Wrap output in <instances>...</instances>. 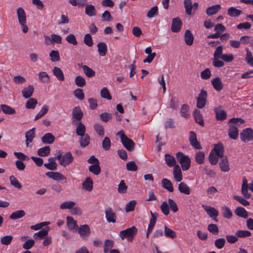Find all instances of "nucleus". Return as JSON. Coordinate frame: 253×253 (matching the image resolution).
<instances>
[{"label": "nucleus", "instance_id": "obj_1", "mask_svg": "<svg viewBox=\"0 0 253 253\" xmlns=\"http://www.w3.org/2000/svg\"><path fill=\"white\" fill-rule=\"evenodd\" d=\"M16 13L18 22L21 26L23 32L24 33H27L29 28L26 25V15L24 9L22 7H18L16 10Z\"/></svg>", "mask_w": 253, "mask_h": 253}, {"label": "nucleus", "instance_id": "obj_2", "mask_svg": "<svg viewBox=\"0 0 253 253\" xmlns=\"http://www.w3.org/2000/svg\"><path fill=\"white\" fill-rule=\"evenodd\" d=\"M56 158L59 161V164L63 167H66L73 162L74 157L71 153L68 152L62 155L60 151H58Z\"/></svg>", "mask_w": 253, "mask_h": 253}, {"label": "nucleus", "instance_id": "obj_3", "mask_svg": "<svg viewBox=\"0 0 253 253\" xmlns=\"http://www.w3.org/2000/svg\"><path fill=\"white\" fill-rule=\"evenodd\" d=\"M117 135L119 136L121 141L124 147L129 151H132L134 148L135 144L131 139L129 138L124 132L121 130L117 132Z\"/></svg>", "mask_w": 253, "mask_h": 253}, {"label": "nucleus", "instance_id": "obj_4", "mask_svg": "<svg viewBox=\"0 0 253 253\" xmlns=\"http://www.w3.org/2000/svg\"><path fill=\"white\" fill-rule=\"evenodd\" d=\"M137 232V229L135 226H133L130 228H128L125 230L120 231L119 233V236L123 240L125 239H127L128 241L131 242Z\"/></svg>", "mask_w": 253, "mask_h": 253}, {"label": "nucleus", "instance_id": "obj_5", "mask_svg": "<svg viewBox=\"0 0 253 253\" xmlns=\"http://www.w3.org/2000/svg\"><path fill=\"white\" fill-rule=\"evenodd\" d=\"M176 157L177 161L181 165V169L183 171L188 170L191 164L190 158L183 153L179 152L176 154Z\"/></svg>", "mask_w": 253, "mask_h": 253}, {"label": "nucleus", "instance_id": "obj_6", "mask_svg": "<svg viewBox=\"0 0 253 253\" xmlns=\"http://www.w3.org/2000/svg\"><path fill=\"white\" fill-rule=\"evenodd\" d=\"M248 188L252 192H253V182L251 183L248 185V181L246 178L245 177H243L242 178L241 193L244 197L246 199H249L251 197V194L248 192Z\"/></svg>", "mask_w": 253, "mask_h": 253}, {"label": "nucleus", "instance_id": "obj_7", "mask_svg": "<svg viewBox=\"0 0 253 253\" xmlns=\"http://www.w3.org/2000/svg\"><path fill=\"white\" fill-rule=\"evenodd\" d=\"M240 139L244 143L253 140V129L250 127L244 129L240 133Z\"/></svg>", "mask_w": 253, "mask_h": 253}, {"label": "nucleus", "instance_id": "obj_8", "mask_svg": "<svg viewBox=\"0 0 253 253\" xmlns=\"http://www.w3.org/2000/svg\"><path fill=\"white\" fill-rule=\"evenodd\" d=\"M207 97V92L206 90L202 89L197 99V108L202 109L206 105Z\"/></svg>", "mask_w": 253, "mask_h": 253}, {"label": "nucleus", "instance_id": "obj_9", "mask_svg": "<svg viewBox=\"0 0 253 253\" xmlns=\"http://www.w3.org/2000/svg\"><path fill=\"white\" fill-rule=\"evenodd\" d=\"M202 207L210 217L212 218L215 222H217V216L218 215V212L214 208L204 205H202Z\"/></svg>", "mask_w": 253, "mask_h": 253}, {"label": "nucleus", "instance_id": "obj_10", "mask_svg": "<svg viewBox=\"0 0 253 253\" xmlns=\"http://www.w3.org/2000/svg\"><path fill=\"white\" fill-rule=\"evenodd\" d=\"M78 233L82 239H87L90 233V228L86 224L82 225L79 228Z\"/></svg>", "mask_w": 253, "mask_h": 253}, {"label": "nucleus", "instance_id": "obj_11", "mask_svg": "<svg viewBox=\"0 0 253 253\" xmlns=\"http://www.w3.org/2000/svg\"><path fill=\"white\" fill-rule=\"evenodd\" d=\"M216 119L218 121H223L226 119L227 114L222 106H218L214 109Z\"/></svg>", "mask_w": 253, "mask_h": 253}, {"label": "nucleus", "instance_id": "obj_12", "mask_svg": "<svg viewBox=\"0 0 253 253\" xmlns=\"http://www.w3.org/2000/svg\"><path fill=\"white\" fill-rule=\"evenodd\" d=\"M105 217L108 222L115 223L117 216L111 208H108L105 211Z\"/></svg>", "mask_w": 253, "mask_h": 253}, {"label": "nucleus", "instance_id": "obj_13", "mask_svg": "<svg viewBox=\"0 0 253 253\" xmlns=\"http://www.w3.org/2000/svg\"><path fill=\"white\" fill-rule=\"evenodd\" d=\"M46 175L48 177L52 178L56 181L64 180V183H67L66 178L61 173L58 172H47L46 173Z\"/></svg>", "mask_w": 253, "mask_h": 253}, {"label": "nucleus", "instance_id": "obj_14", "mask_svg": "<svg viewBox=\"0 0 253 253\" xmlns=\"http://www.w3.org/2000/svg\"><path fill=\"white\" fill-rule=\"evenodd\" d=\"M189 142L190 144L197 149H200L202 147L197 139L196 134L194 131H190L189 135Z\"/></svg>", "mask_w": 253, "mask_h": 253}, {"label": "nucleus", "instance_id": "obj_15", "mask_svg": "<svg viewBox=\"0 0 253 253\" xmlns=\"http://www.w3.org/2000/svg\"><path fill=\"white\" fill-rule=\"evenodd\" d=\"M73 120L74 123L75 121H80L83 118V113L79 106L75 107L72 111Z\"/></svg>", "mask_w": 253, "mask_h": 253}, {"label": "nucleus", "instance_id": "obj_16", "mask_svg": "<svg viewBox=\"0 0 253 253\" xmlns=\"http://www.w3.org/2000/svg\"><path fill=\"white\" fill-rule=\"evenodd\" d=\"M182 26V22L179 18H175L172 19L171 29L173 32H179Z\"/></svg>", "mask_w": 253, "mask_h": 253}, {"label": "nucleus", "instance_id": "obj_17", "mask_svg": "<svg viewBox=\"0 0 253 253\" xmlns=\"http://www.w3.org/2000/svg\"><path fill=\"white\" fill-rule=\"evenodd\" d=\"M173 175L176 181L180 182L182 180V172L179 165L174 166L173 169Z\"/></svg>", "mask_w": 253, "mask_h": 253}, {"label": "nucleus", "instance_id": "obj_18", "mask_svg": "<svg viewBox=\"0 0 253 253\" xmlns=\"http://www.w3.org/2000/svg\"><path fill=\"white\" fill-rule=\"evenodd\" d=\"M41 139L43 144H50L54 142L55 138L52 133L48 132L44 134Z\"/></svg>", "mask_w": 253, "mask_h": 253}, {"label": "nucleus", "instance_id": "obj_19", "mask_svg": "<svg viewBox=\"0 0 253 253\" xmlns=\"http://www.w3.org/2000/svg\"><path fill=\"white\" fill-rule=\"evenodd\" d=\"M34 88L32 85H28L27 87H25L22 90V94L24 98H29L33 94Z\"/></svg>", "mask_w": 253, "mask_h": 253}, {"label": "nucleus", "instance_id": "obj_20", "mask_svg": "<svg viewBox=\"0 0 253 253\" xmlns=\"http://www.w3.org/2000/svg\"><path fill=\"white\" fill-rule=\"evenodd\" d=\"M228 135L232 139L236 140L239 135L238 130L236 126H230L228 129Z\"/></svg>", "mask_w": 253, "mask_h": 253}, {"label": "nucleus", "instance_id": "obj_21", "mask_svg": "<svg viewBox=\"0 0 253 253\" xmlns=\"http://www.w3.org/2000/svg\"><path fill=\"white\" fill-rule=\"evenodd\" d=\"M221 9V5L219 4H215L208 7L206 9V14L208 16H211L215 14Z\"/></svg>", "mask_w": 253, "mask_h": 253}, {"label": "nucleus", "instance_id": "obj_22", "mask_svg": "<svg viewBox=\"0 0 253 253\" xmlns=\"http://www.w3.org/2000/svg\"><path fill=\"white\" fill-rule=\"evenodd\" d=\"M211 83L213 88L216 91H220L223 88V84L221 79L219 77H216L212 79L211 81Z\"/></svg>", "mask_w": 253, "mask_h": 253}, {"label": "nucleus", "instance_id": "obj_23", "mask_svg": "<svg viewBox=\"0 0 253 253\" xmlns=\"http://www.w3.org/2000/svg\"><path fill=\"white\" fill-rule=\"evenodd\" d=\"M178 189L181 193L188 195L190 194V187L184 182H181L178 184Z\"/></svg>", "mask_w": 253, "mask_h": 253}, {"label": "nucleus", "instance_id": "obj_24", "mask_svg": "<svg viewBox=\"0 0 253 253\" xmlns=\"http://www.w3.org/2000/svg\"><path fill=\"white\" fill-rule=\"evenodd\" d=\"M214 151V153L220 157V158L223 157L224 149L223 145L221 143H218L214 145V148L211 151Z\"/></svg>", "mask_w": 253, "mask_h": 253}, {"label": "nucleus", "instance_id": "obj_25", "mask_svg": "<svg viewBox=\"0 0 253 253\" xmlns=\"http://www.w3.org/2000/svg\"><path fill=\"white\" fill-rule=\"evenodd\" d=\"M162 187L169 192H173V187L171 182L167 178H164L162 180Z\"/></svg>", "mask_w": 253, "mask_h": 253}, {"label": "nucleus", "instance_id": "obj_26", "mask_svg": "<svg viewBox=\"0 0 253 253\" xmlns=\"http://www.w3.org/2000/svg\"><path fill=\"white\" fill-rule=\"evenodd\" d=\"M234 212L236 215L239 217L245 219L247 218L248 217L247 211L243 207H238L236 208Z\"/></svg>", "mask_w": 253, "mask_h": 253}, {"label": "nucleus", "instance_id": "obj_27", "mask_svg": "<svg viewBox=\"0 0 253 253\" xmlns=\"http://www.w3.org/2000/svg\"><path fill=\"white\" fill-rule=\"evenodd\" d=\"M35 128H32L26 132L25 137L26 144L27 146H28L29 144L33 141V139L35 137Z\"/></svg>", "mask_w": 253, "mask_h": 253}, {"label": "nucleus", "instance_id": "obj_28", "mask_svg": "<svg viewBox=\"0 0 253 253\" xmlns=\"http://www.w3.org/2000/svg\"><path fill=\"white\" fill-rule=\"evenodd\" d=\"M83 188L87 191L90 192L93 188V181L91 178L87 177L83 183Z\"/></svg>", "mask_w": 253, "mask_h": 253}, {"label": "nucleus", "instance_id": "obj_29", "mask_svg": "<svg viewBox=\"0 0 253 253\" xmlns=\"http://www.w3.org/2000/svg\"><path fill=\"white\" fill-rule=\"evenodd\" d=\"M26 215L25 211L23 210H18L12 212L9 216V218L16 220L24 217Z\"/></svg>", "mask_w": 253, "mask_h": 253}, {"label": "nucleus", "instance_id": "obj_30", "mask_svg": "<svg viewBox=\"0 0 253 253\" xmlns=\"http://www.w3.org/2000/svg\"><path fill=\"white\" fill-rule=\"evenodd\" d=\"M67 225L71 231H76L77 228L76 221L71 216L67 217Z\"/></svg>", "mask_w": 253, "mask_h": 253}, {"label": "nucleus", "instance_id": "obj_31", "mask_svg": "<svg viewBox=\"0 0 253 253\" xmlns=\"http://www.w3.org/2000/svg\"><path fill=\"white\" fill-rule=\"evenodd\" d=\"M193 116L195 118L196 122L201 126H204V120L200 111L197 109L195 110L193 112Z\"/></svg>", "mask_w": 253, "mask_h": 253}, {"label": "nucleus", "instance_id": "obj_32", "mask_svg": "<svg viewBox=\"0 0 253 253\" xmlns=\"http://www.w3.org/2000/svg\"><path fill=\"white\" fill-rule=\"evenodd\" d=\"M194 37L190 30L185 31L184 35V41L188 45H191L193 43Z\"/></svg>", "mask_w": 253, "mask_h": 253}, {"label": "nucleus", "instance_id": "obj_33", "mask_svg": "<svg viewBox=\"0 0 253 253\" xmlns=\"http://www.w3.org/2000/svg\"><path fill=\"white\" fill-rule=\"evenodd\" d=\"M85 13L89 17L95 16L96 11L94 6L92 4L86 5L85 7Z\"/></svg>", "mask_w": 253, "mask_h": 253}, {"label": "nucleus", "instance_id": "obj_34", "mask_svg": "<svg viewBox=\"0 0 253 253\" xmlns=\"http://www.w3.org/2000/svg\"><path fill=\"white\" fill-rule=\"evenodd\" d=\"M242 13V11L235 7H230L227 10V14L232 17L239 16Z\"/></svg>", "mask_w": 253, "mask_h": 253}, {"label": "nucleus", "instance_id": "obj_35", "mask_svg": "<svg viewBox=\"0 0 253 253\" xmlns=\"http://www.w3.org/2000/svg\"><path fill=\"white\" fill-rule=\"evenodd\" d=\"M53 74L58 80L63 81L64 80V76L61 69L57 67H54L53 69Z\"/></svg>", "mask_w": 253, "mask_h": 253}, {"label": "nucleus", "instance_id": "obj_36", "mask_svg": "<svg viewBox=\"0 0 253 253\" xmlns=\"http://www.w3.org/2000/svg\"><path fill=\"white\" fill-rule=\"evenodd\" d=\"M219 166L221 171L227 172L229 170V166L226 157L222 158V159L219 162Z\"/></svg>", "mask_w": 253, "mask_h": 253}, {"label": "nucleus", "instance_id": "obj_37", "mask_svg": "<svg viewBox=\"0 0 253 253\" xmlns=\"http://www.w3.org/2000/svg\"><path fill=\"white\" fill-rule=\"evenodd\" d=\"M49 231V227H46L42 229L40 231L35 233L34 235V238L35 239H37L38 237H39L40 239H42L44 237L46 236V235L48 234Z\"/></svg>", "mask_w": 253, "mask_h": 253}, {"label": "nucleus", "instance_id": "obj_38", "mask_svg": "<svg viewBox=\"0 0 253 253\" xmlns=\"http://www.w3.org/2000/svg\"><path fill=\"white\" fill-rule=\"evenodd\" d=\"M50 153V148L46 146L39 149L37 151V154L41 157H46L48 156Z\"/></svg>", "mask_w": 253, "mask_h": 253}, {"label": "nucleus", "instance_id": "obj_39", "mask_svg": "<svg viewBox=\"0 0 253 253\" xmlns=\"http://www.w3.org/2000/svg\"><path fill=\"white\" fill-rule=\"evenodd\" d=\"M165 161L166 164L169 167H171L175 166L176 161L174 157L170 154H166L165 155Z\"/></svg>", "mask_w": 253, "mask_h": 253}, {"label": "nucleus", "instance_id": "obj_40", "mask_svg": "<svg viewBox=\"0 0 253 253\" xmlns=\"http://www.w3.org/2000/svg\"><path fill=\"white\" fill-rule=\"evenodd\" d=\"M98 51L101 56H104L106 54L107 47L105 43L100 42L97 44Z\"/></svg>", "mask_w": 253, "mask_h": 253}, {"label": "nucleus", "instance_id": "obj_41", "mask_svg": "<svg viewBox=\"0 0 253 253\" xmlns=\"http://www.w3.org/2000/svg\"><path fill=\"white\" fill-rule=\"evenodd\" d=\"M49 110V107L46 105H43L39 112L35 116L34 120L36 121L45 115Z\"/></svg>", "mask_w": 253, "mask_h": 253}, {"label": "nucleus", "instance_id": "obj_42", "mask_svg": "<svg viewBox=\"0 0 253 253\" xmlns=\"http://www.w3.org/2000/svg\"><path fill=\"white\" fill-rule=\"evenodd\" d=\"M164 233L167 238H170L171 239L176 238L177 236L175 232L168 227L167 226H165L164 227Z\"/></svg>", "mask_w": 253, "mask_h": 253}, {"label": "nucleus", "instance_id": "obj_43", "mask_svg": "<svg viewBox=\"0 0 253 253\" xmlns=\"http://www.w3.org/2000/svg\"><path fill=\"white\" fill-rule=\"evenodd\" d=\"M221 211L224 217L230 219L232 217L233 214L230 209L226 206H223L221 208Z\"/></svg>", "mask_w": 253, "mask_h": 253}, {"label": "nucleus", "instance_id": "obj_44", "mask_svg": "<svg viewBox=\"0 0 253 253\" xmlns=\"http://www.w3.org/2000/svg\"><path fill=\"white\" fill-rule=\"evenodd\" d=\"M38 103L37 100L34 98H29L26 102L25 107L27 109H33Z\"/></svg>", "mask_w": 253, "mask_h": 253}, {"label": "nucleus", "instance_id": "obj_45", "mask_svg": "<svg viewBox=\"0 0 253 253\" xmlns=\"http://www.w3.org/2000/svg\"><path fill=\"white\" fill-rule=\"evenodd\" d=\"M39 80L43 83H48L49 80V76L46 72H40L38 74Z\"/></svg>", "mask_w": 253, "mask_h": 253}, {"label": "nucleus", "instance_id": "obj_46", "mask_svg": "<svg viewBox=\"0 0 253 253\" xmlns=\"http://www.w3.org/2000/svg\"><path fill=\"white\" fill-rule=\"evenodd\" d=\"M81 139L80 141V145L82 147H84L87 146L89 143L90 137L87 134L80 136Z\"/></svg>", "mask_w": 253, "mask_h": 253}, {"label": "nucleus", "instance_id": "obj_47", "mask_svg": "<svg viewBox=\"0 0 253 253\" xmlns=\"http://www.w3.org/2000/svg\"><path fill=\"white\" fill-rule=\"evenodd\" d=\"M76 203L73 201H68L62 203L60 206V209L62 210H71L75 206Z\"/></svg>", "mask_w": 253, "mask_h": 253}, {"label": "nucleus", "instance_id": "obj_48", "mask_svg": "<svg viewBox=\"0 0 253 253\" xmlns=\"http://www.w3.org/2000/svg\"><path fill=\"white\" fill-rule=\"evenodd\" d=\"M88 170L91 172L95 175H98L101 172V169L99 166V164L92 165L88 168Z\"/></svg>", "mask_w": 253, "mask_h": 253}, {"label": "nucleus", "instance_id": "obj_49", "mask_svg": "<svg viewBox=\"0 0 253 253\" xmlns=\"http://www.w3.org/2000/svg\"><path fill=\"white\" fill-rule=\"evenodd\" d=\"M219 158L220 157L216 155L214 151H211L209 156V160L211 165H214L217 164Z\"/></svg>", "mask_w": 253, "mask_h": 253}, {"label": "nucleus", "instance_id": "obj_50", "mask_svg": "<svg viewBox=\"0 0 253 253\" xmlns=\"http://www.w3.org/2000/svg\"><path fill=\"white\" fill-rule=\"evenodd\" d=\"M49 57L52 62H57L60 60L59 52L58 50H52L49 53Z\"/></svg>", "mask_w": 253, "mask_h": 253}, {"label": "nucleus", "instance_id": "obj_51", "mask_svg": "<svg viewBox=\"0 0 253 253\" xmlns=\"http://www.w3.org/2000/svg\"><path fill=\"white\" fill-rule=\"evenodd\" d=\"M2 112L6 114L11 115L15 113V110L10 106L2 104L0 106Z\"/></svg>", "mask_w": 253, "mask_h": 253}, {"label": "nucleus", "instance_id": "obj_52", "mask_svg": "<svg viewBox=\"0 0 253 253\" xmlns=\"http://www.w3.org/2000/svg\"><path fill=\"white\" fill-rule=\"evenodd\" d=\"M195 160L198 164H202L205 162V154L203 152L198 151L196 153Z\"/></svg>", "mask_w": 253, "mask_h": 253}, {"label": "nucleus", "instance_id": "obj_53", "mask_svg": "<svg viewBox=\"0 0 253 253\" xmlns=\"http://www.w3.org/2000/svg\"><path fill=\"white\" fill-rule=\"evenodd\" d=\"M85 126L81 122L79 123L76 128V133L79 136H82L85 134Z\"/></svg>", "mask_w": 253, "mask_h": 253}, {"label": "nucleus", "instance_id": "obj_54", "mask_svg": "<svg viewBox=\"0 0 253 253\" xmlns=\"http://www.w3.org/2000/svg\"><path fill=\"white\" fill-rule=\"evenodd\" d=\"M114 245V242L111 240H106L104 245V252L107 253L111 251Z\"/></svg>", "mask_w": 253, "mask_h": 253}, {"label": "nucleus", "instance_id": "obj_55", "mask_svg": "<svg viewBox=\"0 0 253 253\" xmlns=\"http://www.w3.org/2000/svg\"><path fill=\"white\" fill-rule=\"evenodd\" d=\"M184 5L186 13L188 15H191L193 8L191 0H184Z\"/></svg>", "mask_w": 253, "mask_h": 253}, {"label": "nucleus", "instance_id": "obj_56", "mask_svg": "<svg viewBox=\"0 0 253 253\" xmlns=\"http://www.w3.org/2000/svg\"><path fill=\"white\" fill-rule=\"evenodd\" d=\"M82 68L85 75L87 77L90 78L95 75V72L88 66L86 65H84Z\"/></svg>", "mask_w": 253, "mask_h": 253}, {"label": "nucleus", "instance_id": "obj_57", "mask_svg": "<svg viewBox=\"0 0 253 253\" xmlns=\"http://www.w3.org/2000/svg\"><path fill=\"white\" fill-rule=\"evenodd\" d=\"M136 204V201L135 200H132L128 202L125 207V211L126 212L132 211L135 209V207Z\"/></svg>", "mask_w": 253, "mask_h": 253}, {"label": "nucleus", "instance_id": "obj_58", "mask_svg": "<svg viewBox=\"0 0 253 253\" xmlns=\"http://www.w3.org/2000/svg\"><path fill=\"white\" fill-rule=\"evenodd\" d=\"M13 239V237L11 235H6L0 238V243L2 245H9L10 244L12 240Z\"/></svg>", "mask_w": 253, "mask_h": 253}, {"label": "nucleus", "instance_id": "obj_59", "mask_svg": "<svg viewBox=\"0 0 253 253\" xmlns=\"http://www.w3.org/2000/svg\"><path fill=\"white\" fill-rule=\"evenodd\" d=\"M211 76V73L209 68H206L201 72L200 76L203 80H209Z\"/></svg>", "mask_w": 253, "mask_h": 253}, {"label": "nucleus", "instance_id": "obj_60", "mask_svg": "<svg viewBox=\"0 0 253 253\" xmlns=\"http://www.w3.org/2000/svg\"><path fill=\"white\" fill-rule=\"evenodd\" d=\"M246 61L249 65H250L252 67H253V57L252 56V53L250 51H249L248 48H246Z\"/></svg>", "mask_w": 253, "mask_h": 253}, {"label": "nucleus", "instance_id": "obj_61", "mask_svg": "<svg viewBox=\"0 0 253 253\" xmlns=\"http://www.w3.org/2000/svg\"><path fill=\"white\" fill-rule=\"evenodd\" d=\"M75 82L76 84L79 87H83L86 84L85 79L81 76H78L75 78Z\"/></svg>", "mask_w": 253, "mask_h": 253}, {"label": "nucleus", "instance_id": "obj_62", "mask_svg": "<svg viewBox=\"0 0 253 253\" xmlns=\"http://www.w3.org/2000/svg\"><path fill=\"white\" fill-rule=\"evenodd\" d=\"M162 212L165 215H168L169 212V204L166 201H164L160 206Z\"/></svg>", "mask_w": 253, "mask_h": 253}, {"label": "nucleus", "instance_id": "obj_63", "mask_svg": "<svg viewBox=\"0 0 253 253\" xmlns=\"http://www.w3.org/2000/svg\"><path fill=\"white\" fill-rule=\"evenodd\" d=\"M188 110L189 106L186 104H183L180 109V113L181 116L185 118L189 117L190 114L189 113Z\"/></svg>", "mask_w": 253, "mask_h": 253}, {"label": "nucleus", "instance_id": "obj_64", "mask_svg": "<svg viewBox=\"0 0 253 253\" xmlns=\"http://www.w3.org/2000/svg\"><path fill=\"white\" fill-rule=\"evenodd\" d=\"M74 96L80 100L84 99V95L82 89L78 88L74 91Z\"/></svg>", "mask_w": 253, "mask_h": 253}]
</instances>
